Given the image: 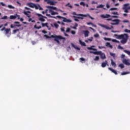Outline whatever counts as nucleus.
Returning <instances> with one entry per match:
<instances>
[{"label": "nucleus", "instance_id": "obj_1", "mask_svg": "<svg viewBox=\"0 0 130 130\" xmlns=\"http://www.w3.org/2000/svg\"><path fill=\"white\" fill-rule=\"evenodd\" d=\"M114 36L116 38V39H122L120 41V42L122 43V44H125V43L127 42V40H128V38L129 37V36H128V35H127V34H123L121 35L115 34Z\"/></svg>", "mask_w": 130, "mask_h": 130}, {"label": "nucleus", "instance_id": "obj_2", "mask_svg": "<svg viewBox=\"0 0 130 130\" xmlns=\"http://www.w3.org/2000/svg\"><path fill=\"white\" fill-rule=\"evenodd\" d=\"M46 8L47 9H48L49 13H50L52 16H54V15H55V12L53 11H56L57 12L58 11V9L53 6H46Z\"/></svg>", "mask_w": 130, "mask_h": 130}, {"label": "nucleus", "instance_id": "obj_3", "mask_svg": "<svg viewBox=\"0 0 130 130\" xmlns=\"http://www.w3.org/2000/svg\"><path fill=\"white\" fill-rule=\"evenodd\" d=\"M51 37L52 38H54V41H56L58 44H59L60 42H59V40H61L63 39V40H66V38L62 37L61 36H57L56 35H51Z\"/></svg>", "mask_w": 130, "mask_h": 130}, {"label": "nucleus", "instance_id": "obj_4", "mask_svg": "<svg viewBox=\"0 0 130 130\" xmlns=\"http://www.w3.org/2000/svg\"><path fill=\"white\" fill-rule=\"evenodd\" d=\"M22 26V24L20 23V22L19 21H15L14 22V24H12L10 25V27L11 28H14V29H16L17 27H21Z\"/></svg>", "mask_w": 130, "mask_h": 130}, {"label": "nucleus", "instance_id": "obj_5", "mask_svg": "<svg viewBox=\"0 0 130 130\" xmlns=\"http://www.w3.org/2000/svg\"><path fill=\"white\" fill-rule=\"evenodd\" d=\"M129 3L124 4L123 5L122 10H124V13H128V10H130V6Z\"/></svg>", "mask_w": 130, "mask_h": 130}, {"label": "nucleus", "instance_id": "obj_6", "mask_svg": "<svg viewBox=\"0 0 130 130\" xmlns=\"http://www.w3.org/2000/svg\"><path fill=\"white\" fill-rule=\"evenodd\" d=\"M36 16H38V17H39V21H41V22H45V19H46L47 18L46 16H43V15L39 13H36Z\"/></svg>", "mask_w": 130, "mask_h": 130}, {"label": "nucleus", "instance_id": "obj_7", "mask_svg": "<svg viewBox=\"0 0 130 130\" xmlns=\"http://www.w3.org/2000/svg\"><path fill=\"white\" fill-rule=\"evenodd\" d=\"M4 34H5L7 37H10L11 36V28H6L4 30Z\"/></svg>", "mask_w": 130, "mask_h": 130}, {"label": "nucleus", "instance_id": "obj_8", "mask_svg": "<svg viewBox=\"0 0 130 130\" xmlns=\"http://www.w3.org/2000/svg\"><path fill=\"white\" fill-rule=\"evenodd\" d=\"M99 26H101V27H102L103 28H105V29H107V30H111V29H113V26L111 25V27H109L108 26L104 24H102L99 23Z\"/></svg>", "mask_w": 130, "mask_h": 130}, {"label": "nucleus", "instance_id": "obj_9", "mask_svg": "<svg viewBox=\"0 0 130 130\" xmlns=\"http://www.w3.org/2000/svg\"><path fill=\"white\" fill-rule=\"evenodd\" d=\"M130 60L129 59H123L122 60V62L125 66H130V63H129Z\"/></svg>", "mask_w": 130, "mask_h": 130}, {"label": "nucleus", "instance_id": "obj_10", "mask_svg": "<svg viewBox=\"0 0 130 130\" xmlns=\"http://www.w3.org/2000/svg\"><path fill=\"white\" fill-rule=\"evenodd\" d=\"M23 14L27 16V18H31V12L30 11H23Z\"/></svg>", "mask_w": 130, "mask_h": 130}, {"label": "nucleus", "instance_id": "obj_11", "mask_svg": "<svg viewBox=\"0 0 130 130\" xmlns=\"http://www.w3.org/2000/svg\"><path fill=\"white\" fill-rule=\"evenodd\" d=\"M72 18H74V20L76 22H80V20L78 19H81V20H83L84 19V17H77L76 16H73Z\"/></svg>", "mask_w": 130, "mask_h": 130}, {"label": "nucleus", "instance_id": "obj_12", "mask_svg": "<svg viewBox=\"0 0 130 130\" xmlns=\"http://www.w3.org/2000/svg\"><path fill=\"white\" fill-rule=\"evenodd\" d=\"M47 4L50 5V6H55V4H57V2L52 1L51 0H48V2H47Z\"/></svg>", "mask_w": 130, "mask_h": 130}, {"label": "nucleus", "instance_id": "obj_13", "mask_svg": "<svg viewBox=\"0 0 130 130\" xmlns=\"http://www.w3.org/2000/svg\"><path fill=\"white\" fill-rule=\"evenodd\" d=\"M90 53H93V54H95V55H101V54L103 53L102 51H95V52H93L92 51H90Z\"/></svg>", "mask_w": 130, "mask_h": 130}, {"label": "nucleus", "instance_id": "obj_14", "mask_svg": "<svg viewBox=\"0 0 130 130\" xmlns=\"http://www.w3.org/2000/svg\"><path fill=\"white\" fill-rule=\"evenodd\" d=\"M110 17H111V15H110V14H106V15L102 14V15H101V17L102 19H106L107 18H110Z\"/></svg>", "mask_w": 130, "mask_h": 130}, {"label": "nucleus", "instance_id": "obj_15", "mask_svg": "<svg viewBox=\"0 0 130 130\" xmlns=\"http://www.w3.org/2000/svg\"><path fill=\"white\" fill-rule=\"evenodd\" d=\"M72 15L75 16H79V17H87V15L82 14H77L75 12H72Z\"/></svg>", "mask_w": 130, "mask_h": 130}, {"label": "nucleus", "instance_id": "obj_16", "mask_svg": "<svg viewBox=\"0 0 130 130\" xmlns=\"http://www.w3.org/2000/svg\"><path fill=\"white\" fill-rule=\"evenodd\" d=\"M26 5L28 6V7H29V8H32V9H34V7H35V4L33 3H27Z\"/></svg>", "mask_w": 130, "mask_h": 130}, {"label": "nucleus", "instance_id": "obj_17", "mask_svg": "<svg viewBox=\"0 0 130 130\" xmlns=\"http://www.w3.org/2000/svg\"><path fill=\"white\" fill-rule=\"evenodd\" d=\"M56 18H58V19H63V22L67 23V20L68 19L67 18L60 16H56Z\"/></svg>", "mask_w": 130, "mask_h": 130}, {"label": "nucleus", "instance_id": "obj_18", "mask_svg": "<svg viewBox=\"0 0 130 130\" xmlns=\"http://www.w3.org/2000/svg\"><path fill=\"white\" fill-rule=\"evenodd\" d=\"M23 29H24V27H22V28H19L18 29H14L12 31V34H16L17 32H19L20 30H23Z\"/></svg>", "mask_w": 130, "mask_h": 130}, {"label": "nucleus", "instance_id": "obj_19", "mask_svg": "<svg viewBox=\"0 0 130 130\" xmlns=\"http://www.w3.org/2000/svg\"><path fill=\"white\" fill-rule=\"evenodd\" d=\"M93 47H95V46H91L90 47H87V48L88 50H93V51H97V49L95 48H93Z\"/></svg>", "mask_w": 130, "mask_h": 130}, {"label": "nucleus", "instance_id": "obj_20", "mask_svg": "<svg viewBox=\"0 0 130 130\" xmlns=\"http://www.w3.org/2000/svg\"><path fill=\"white\" fill-rule=\"evenodd\" d=\"M106 46H107V47H110V48H111V49L113 48V46H112V45L110 44V43L109 42L106 43Z\"/></svg>", "mask_w": 130, "mask_h": 130}, {"label": "nucleus", "instance_id": "obj_21", "mask_svg": "<svg viewBox=\"0 0 130 130\" xmlns=\"http://www.w3.org/2000/svg\"><path fill=\"white\" fill-rule=\"evenodd\" d=\"M108 70H109V71H111L112 73H113L114 74H115V75H117V72H116V71H115L114 69H113L110 68H108Z\"/></svg>", "mask_w": 130, "mask_h": 130}, {"label": "nucleus", "instance_id": "obj_22", "mask_svg": "<svg viewBox=\"0 0 130 130\" xmlns=\"http://www.w3.org/2000/svg\"><path fill=\"white\" fill-rule=\"evenodd\" d=\"M83 32L85 37H88L89 36V30H84Z\"/></svg>", "mask_w": 130, "mask_h": 130}, {"label": "nucleus", "instance_id": "obj_23", "mask_svg": "<svg viewBox=\"0 0 130 130\" xmlns=\"http://www.w3.org/2000/svg\"><path fill=\"white\" fill-rule=\"evenodd\" d=\"M106 66H108V64H107V60H105V62H104L102 63L101 67H102L103 68H105Z\"/></svg>", "mask_w": 130, "mask_h": 130}, {"label": "nucleus", "instance_id": "obj_24", "mask_svg": "<svg viewBox=\"0 0 130 130\" xmlns=\"http://www.w3.org/2000/svg\"><path fill=\"white\" fill-rule=\"evenodd\" d=\"M112 22H115V24L117 25H118L119 24V22H120V20L119 19H114L112 20Z\"/></svg>", "mask_w": 130, "mask_h": 130}, {"label": "nucleus", "instance_id": "obj_25", "mask_svg": "<svg viewBox=\"0 0 130 130\" xmlns=\"http://www.w3.org/2000/svg\"><path fill=\"white\" fill-rule=\"evenodd\" d=\"M9 19H10V20H15L17 19V16H16V15H10Z\"/></svg>", "mask_w": 130, "mask_h": 130}, {"label": "nucleus", "instance_id": "obj_26", "mask_svg": "<svg viewBox=\"0 0 130 130\" xmlns=\"http://www.w3.org/2000/svg\"><path fill=\"white\" fill-rule=\"evenodd\" d=\"M42 26L43 27H47V28H48V23L46 22V23H42Z\"/></svg>", "mask_w": 130, "mask_h": 130}, {"label": "nucleus", "instance_id": "obj_27", "mask_svg": "<svg viewBox=\"0 0 130 130\" xmlns=\"http://www.w3.org/2000/svg\"><path fill=\"white\" fill-rule=\"evenodd\" d=\"M101 58H102V59H105V58H106V56L105 55V54L104 53H103L101 55Z\"/></svg>", "mask_w": 130, "mask_h": 130}, {"label": "nucleus", "instance_id": "obj_28", "mask_svg": "<svg viewBox=\"0 0 130 130\" xmlns=\"http://www.w3.org/2000/svg\"><path fill=\"white\" fill-rule=\"evenodd\" d=\"M97 9L103 8L104 10H106V8H104V5L100 4L99 6L96 7Z\"/></svg>", "mask_w": 130, "mask_h": 130}, {"label": "nucleus", "instance_id": "obj_29", "mask_svg": "<svg viewBox=\"0 0 130 130\" xmlns=\"http://www.w3.org/2000/svg\"><path fill=\"white\" fill-rule=\"evenodd\" d=\"M79 43L82 45V46H86V43L84 42H82V40H79Z\"/></svg>", "mask_w": 130, "mask_h": 130}, {"label": "nucleus", "instance_id": "obj_30", "mask_svg": "<svg viewBox=\"0 0 130 130\" xmlns=\"http://www.w3.org/2000/svg\"><path fill=\"white\" fill-rule=\"evenodd\" d=\"M72 46H73V47L75 48V49H77V50H81V49L77 46H76L75 45H74V44L72 43L71 44Z\"/></svg>", "mask_w": 130, "mask_h": 130}, {"label": "nucleus", "instance_id": "obj_31", "mask_svg": "<svg viewBox=\"0 0 130 130\" xmlns=\"http://www.w3.org/2000/svg\"><path fill=\"white\" fill-rule=\"evenodd\" d=\"M111 61L112 67H116V64L115 63V62H114V61H113V59H111Z\"/></svg>", "mask_w": 130, "mask_h": 130}, {"label": "nucleus", "instance_id": "obj_32", "mask_svg": "<svg viewBox=\"0 0 130 130\" xmlns=\"http://www.w3.org/2000/svg\"><path fill=\"white\" fill-rule=\"evenodd\" d=\"M104 39L106 41H111V39L109 38H104Z\"/></svg>", "mask_w": 130, "mask_h": 130}, {"label": "nucleus", "instance_id": "obj_33", "mask_svg": "<svg viewBox=\"0 0 130 130\" xmlns=\"http://www.w3.org/2000/svg\"><path fill=\"white\" fill-rule=\"evenodd\" d=\"M123 52H125V53H126L128 54V55H130V52L129 51H127L126 50H124Z\"/></svg>", "mask_w": 130, "mask_h": 130}, {"label": "nucleus", "instance_id": "obj_34", "mask_svg": "<svg viewBox=\"0 0 130 130\" xmlns=\"http://www.w3.org/2000/svg\"><path fill=\"white\" fill-rule=\"evenodd\" d=\"M112 42H116V43H120L119 41L117 40L116 39H112Z\"/></svg>", "mask_w": 130, "mask_h": 130}, {"label": "nucleus", "instance_id": "obj_35", "mask_svg": "<svg viewBox=\"0 0 130 130\" xmlns=\"http://www.w3.org/2000/svg\"><path fill=\"white\" fill-rule=\"evenodd\" d=\"M46 16L47 17H50V18H53V19H56V17H55L54 16H52L50 15V14H46Z\"/></svg>", "mask_w": 130, "mask_h": 130}, {"label": "nucleus", "instance_id": "obj_36", "mask_svg": "<svg viewBox=\"0 0 130 130\" xmlns=\"http://www.w3.org/2000/svg\"><path fill=\"white\" fill-rule=\"evenodd\" d=\"M110 55H111V56H113V58L115 57V53L110 52Z\"/></svg>", "mask_w": 130, "mask_h": 130}, {"label": "nucleus", "instance_id": "obj_37", "mask_svg": "<svg viewBox=\"0 0 130 130\" xmlns=\"http://www.w3.org/2000/svg\"><path fill=\"white\" fill-rule=\"evenodd\" d=\"M118 67L121 68V69H123L124 68V65L123 63L119 64Z\"/></svg>", "mask_w": 130, "mask_h": 130}, {"label": "nucleus", "instance_id": "obj_38", "mask_svg": "<svg viewBox=\"0 0 130 130\" xmlns=\"http://www.w3.org/2000/svg\"><path fill=\"white\" fill-rule=\"evenodd\" d=\"M80 6H83V7H85L86 6V4H85V3L83 2H80Z\"/></svg>", "mask_w": 130, "mask_h": 130}, {"label": "nucleus", "instance_id": "obj_39", "mask_svg": "<svg viewBox=\"0 0 130 130\" xmlns=\"http://www.w3.org/2000/svg\"><path fill=\"white\" fill-rule=\"evenodd\" d=\"M54 27H55V28L56 29H57V28H58V27H59V25L57 24V23H54Z\"/></svg>", "mask_w": 130, "mask_h": 130}, {"label": "nucleus", "instance_id": "obj_40", "mask_svg": "<svg viewBox=\"0 0 130 130\" xmlns=\"http://www.w3.org/2000/svg\"><path fill=\"white\" fill-rule=\"evenodd\" d=\"M8 8H9V9H15V7L12 5H8Z\"/></svg>", "mask_w": 130, "mask_h": 130}, {"label": "nucleus", "instance_id": "obj_41", "mask_svg": "<svg viewBox=\"0 0 130 130\" xmlns=\"http://www.w3.org/2000/svg\"><path fill=\"white\" fill-rule=\"evenodd\" d=\"M2 20H8V16H5L2 18Z\"/></svg>", "mask_w": 130, "mask_h": 130}, {"label": "nucleus", "instance_id": "obj_42", "mask_svg": "<svg viewBox=\"0 0 130 130\" xmlns=\"http://www.w3.org/2000/svg\"><path fill=\"white\" fill-rule=\"evenodd\" d=\"M71 31V28L70 27H67L66 28V32L67 33H68L69 32H70Z\"/></svg>", "mask_w": 130, "mask_h": 130}, {"label": "nucleus", "instance_id": "obj_43", "mask_svg": "<svg viewBox=\"0 0 130 130\" xmlns=\"http://www.w3.org/2000/svg\"><path fill=\"white\" fill-rule=\"evenodd\" d=\"M38 7H39V11H42V10H43V8H42L41 7V6H40V5L38 4Z\"/></svg>", "mask_w": 130, "mask_h": 130}, {"label": "nucleus", "instance_id": "obj_44", "mask_svg": "<svg viewBox=\"0 0 130 130\" xmlns=\"http://www.w3.org/2000/svg\"><path fill=\"white\" fill-rule=\"evenodd\" d=\"M94 37H95V38H98V37H99V34L96 33L94 35Z\"/></svg>", "mask_w": 130, "mask_h": 130}, {"label": "nucleus", "instance_id": "obj_45", "mask_svg": "<svg viewBox=\"0 0 130 130\" xmlns=\"http://www.w3.org/2000/svg\"><path fill=\"white\" fill-rule=\"evenodd\" d=\"M99 59H100V58H99V56H95V58L94 59V60H99Z\"/></svg>", "mask_w": 130, "mask_h": 130}, {"label": "nucleus", "instance_id": "obj_46", "mask_svg": "<svg viewBox=\"0 0 130 130\" xmlns=\"http://www.w3.org/2000/svg\"><path fill=\"white\" fill-rule=\"evenodd\" d=\"M123 23H129V20H125L122 21Z\"/></svg>", "mask_w": 130, "mask_h": 130}, {"label": "nucleus", "instance_id": "obj_47", "mask_svg": "<svg viewBox=\"0 0 130 130\" xmlns=\"http://www.w3.org/2000/svg\"><path fill=\"white\" fill-rule=\"evenodd\" d=\"M124 32H125L126 33H130V30L127 29H125Z\"/></svg>", "mask_w": 130, "mask_h": 130}, {"label": "nucleus", "instance_id": "obj_48", "mask_svg": "<svg viewBox=\"0 0 130 130\" xmlns=\"http://www.w3.org/2000/svg\"><path fill=\"white\" fill-rule=\"evenodd\" d=\"M127 74H128L127 72H123L121 73V76H124L125 75H127Z\"/></svg>", "mask_w": 130, "mask_h": 130}, {"label": "nucleus", "instance_id": "obj_49", "mask_svg": "<svg viewBox=\"0 0 130 130\" xmlns=\"http://www.w3.org/2000/svg\"><path fill=\"white\" fill-rule=\"evenodd\" d=\"M117 10V8H112L110 9V11H114V10Z\"/></svg>", "mask_w": 130, "mask_h": 130}, {"label": "nucleus", "instance_id": "obj_50", "mask_svg": "<svg viewBox=\"0 0 130 130\" xmlns=\"http://www.w3.org/2000/svg\"><path fill=\"white\" fill-rule=\"evenodd\" d=\"M118 49H123V47H121V46H120V45H119L118 46Z\"/></svg>", "mask_w": 130, "mask_h": 130}, {"label": "nucleus", "instance_id": "obj_51", "mask_svg": "<svg viewBox=\"0 0 130 130\" xmlns=\"http://www.w3.org/2000/svg\"><path fill=\"white\" fill-rule=\"evenodd\" d=\"M60 29H61V32H63V33L66 32V30H64V27L61 28Z\"/></svg>", "mask_w": 130, "mask_h": 130}, {"label": "nucleus", "instance_id": "obj_52", "mask_svg": "<svg viewBox=\"0 0 130 130\" xmlns=\"http://www.w3.org/2000/svg\"><path fill=\"white\" fill-rule=\"evenodd\" d=\"M34 8H35L36 10H38V9H39V7H38V5H36L35 4V7H34Z\"/></svg>", "mask_w": 130, "mask_h": 130}, {"label": "nucleus", "instance_id": "obj_53", "mask_svg": "<svg viewBox=\"0 0 130 130\" xmlns=\"http://www.w3.org/2000/svg\"><path fill=\"white\" fill-rule=\"evenodd\" d=\"M72 21L71 19H67L66 23H72Z\"/></svg>", "mask_w": 130, "mask_h": 130}, {"label": "nucleus", "instance_id": "obj_54", "mask_svg": "<svg viewBox=\"0 0 130 130\" xmlns=\"http://www.w3.org/2000/svg\"><path fill=\"white\" fill-rule=\"evenodd\" d=\"M71 34H72V35H75V34H76V31L72 30L71 31Z\"/></svg>", "mask_w": 130, "mask_h": 130}, {"label": "nucleus", "instance_id": "obj_55", "mask_svg": "<svg viewBox=\"0 0 130 130\" xmlns=\"http://www.w3.org/2000/svg\"><path fill=\"white\" fill-rule=\"evenodd\" d=\"M24 9H25V10H27V11H32V9L28 7H25Z\"/></svg>", "mask_w": 130, "mask_h": 130}, {"label": "nucleus", "instance_id": "obj_56", "mask_svg": "<svg viewBox=\"0 0 130 130\" xmlns=\"http://www.w3.org/2000/svg\"><path fill=\"white\" fill-rule=\"evenodd\" d=\"M112 14H113V15H116L117 16H118V12H112Z\"/></svg>", "mask_w": 130, "mask_h": 130}, {"label": "nucleus", "instance_id": "obj_57", "mask_svg": "<svg viewBox=\"0 0 130 130\" xmlns=\"http://www.w3.org/2000/svg\"><path fill=\"white\" fill-rule=\"evenodd\" d=\"M98 47H99V48L100 49H102V48H106L105 47H104V46H99Z\"/></svg>", "mask_w": 130, "mask_h": 130}, {"label": "nucleus", "instance_id": "obj_58", "mask_svg": "<svg viewBox=\"0 0 130 130\" xmlns=\"http://www.w3.org/2000/svg\"><path fill=\"white\" fill-rule=\"evenodd\" d=\"M15 16H16V18H17V17H18L17 19L18 20H20V15H18V14H16Z\"/></svg>", "mask_w": 130, "mask_h": 130}, {"label": "nucleus", "instance_id": "obj_59", "mask_svg": "<svg viewBox=\"0 0 130 130\" xmlns=\"http://www.w3.org/2000/svg\"><path fill=\"white\" fill-rule=\"evenodd\" d=\"M80 60H81V61H85V58L83 57L80 58Z\"/></svg>", "mask_w": 130, "mask_h": 130}, {"label": "nucleus", "instance_id": "obj_60", "mask_svg": "<svg viewBox=\"0 0 130 130\" xmlns=\"http://www.w3.org/2000/svg\"><path fill=\"white\" fill-rule=\"evenodd\" d=\"M88 16L89 18H90V19H91V20L94 19V18L92 17L90 15L88 14Z\"/></svg>", "mask_w": 130, "mask_h": 130}, {"label": "nucleus", "instance_id": "obj_61", "mask_svg": "<svg viewBox=\"0 0 130 130\" xmlns=\"http://www.w3.org/2000/svg\"><path fill=\"white\" fill-rule=\"evenodd\" d=\"M88 41H90V42L93 41V37H91V39H88Z\"/></svg>", "mask_w": 130, "mask_h": 130}, {"label": "nucleus", "instance_id": "obj_62", "mask_svg": "<svg viewBox=\"0 0 130 130\" xmlns=\"http://www.w3.org/2000/svg\"><path fill=\"white\" fill-rule=\"evenodd\" d=\"M42 33H44V34H46V33H47V31H46V30H43L42 31Z\"/></svg>", "mask_w": 130, "mask_h": 130}, {"label": "nucleus", "instance_id": "obj_63", "mask_svg": "<svg viewBox=\"0 0 130 130\" xmlns=\"http://www.w3.org/2000/svg\"><path fill=\"white\" fill-rule=\"evenodd\" d=\"M0 4L2 5V7H5V6H6V5L4 4L3 2H1Z\"/></svg>", "mask_w": 130, "mask_h": 130}, {"label": "nucleus", "instance_id": "obj_64", "mask_svg": "<svg viewBox=\"0 0 130 130\" xmlns=\"http://www.w3.org/2000/svg\"><path fill=\"white\" fill-rule=\"evenodd\" d=\"M106 7H107V9H109V8H110V6H109V5L108 4H106Z\"/></svg>", "mask_w": 130, "mask_h": 130}]
</instances>
